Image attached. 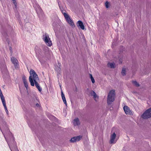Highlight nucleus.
<instances>
[{"instance_id":"obj_1","label":"nucleus","mask_w":151,"mask_h":151,"mask_svg":"<svg viewBox=\"0 0 151 151\" xmlns=\"http://www.w3.org/2000/svg\"><path fill=\"white\" fill-rule=\"evenodd\" d=\"M3 116H0V129L11 151H19L15 145V141L12 134L8 127L6 123L3 119Z\"/></svg>"},{"instance_id":"obj_2","label":"nucleus","mask_w":151,"mask_h":151,"mask_svg":"<svg viewBox=\"0 0 151 151\" xmlns=\"http://www.w3.org/2000/svg\"><path fill=\"white\" fill-rule=\"evenodd\" d=\"M30 75L29 78V81L30 83L31 86H34V82L38 80V78L37 75L36 74L34 70L31 69L30 71Z\"/></svg>"},{"instance_id":"obj_3","label":"nucleus","mask_w":151,"mask_h":151,"mask_svg":"<svg viewBox=\"0 0 151 151\" xmlns=\"http://www.w3.org/2000/svg\"><path fill=\"white\" fill-rule=\"evenodd\" d=\"M115 96V91L113 90L110 91L107 96V103L108 105L111 104L114 101Z\"/></svg>"},{"instance_id":"obj_4","label":"nucleus","mask_w":151,"mask_h":151,"mask_svg":"<svg viewBox=\"0 0 151 151\" xmlns=\"http://www.w3.org/2000/svg\"><path fill=\"white\" fill-rule=\"evenodd\" d=\"M142 117L144 119H147L151 117V108L147 110L142 115Z\"/></svg>"},{"instance_id":"obj_5","label":"nucleus","mask_w":151,"mask_h":151,"mask_svg":"<svg viewBox=\"0 0 151 151\" xmlns=\"http://www.w3.org/2000/svg\"><path fill=\"white\" fill-rule=\"evenodd\" d=\"M43 39L45 43L49 46H50L52 43L48 35L45 34L43 35Z\"/></svg>"},{"instance_id":"obj_6","label":"nucleus","mask_w":151,"mask_h":151,"mask_svg":"<svg viewBox=\"0 0 151 151\" xmlns=\"http://www.w3.org/2000/svg\"><path fill=\"white\" fill-rule=\"evenodd\" d=\"M63 15L69 24L71 25L73 27H75L74 23L72 20L71 19L69 15L66 13H64Z\"/></svg>"},{"instance_id":"obj_7","label":"nucleus","mask_w":151,"mask_h":151,"mask_svg":"<svg viewBox=\"0 0 151 151\" xmlns=\"http://www.w3.org/2000/svg\"><path fill=\"white\" fill-rule=\"evenodd\" d=\"M11 61L13 64L14 66L16 69H18L19 68V66L18 63V61L17 59L14 57L11 58Z\"/></svg>"},{"instance_id":"obj_8","label":"nucleus","mask_w":151,"mask_h":151,"mask_svg":"<svg viewBox=\"0 0 151 151\" xmlns=\"http://www.w3.org/2000/svg\"><path fill=\"white\" fill-rule=\"evenodd\" d=\"M82 137V136H81L74 137L71 138L70 141L71 142H75L80 140Z\"/></svg>"},{"instance_id":"obj_9","label":"nucleus","mask_w":151,"mask_h":151,"mask_svg":"<svg viewBox=\"0 0 151 151\" xmlns=\"http://www.w3.org/2000/svg\"><path fill=\"white\" fill-rule=\"evenodd\" d=\"M123 109L125 114H126L130 115L132 114V112L129 109V108L127 106H125L123 107Z\"/></svg>"},{"instance_id":"obj_10","label":"nucleus","mask_w":151,"mask_h":151,"mask_svg":"<svg viewBox=\"0 0 151 151\" xmlns=\"http://www.w3.org/2000/svg\"><path fill=\"white\" fill-rule=\"evenodd\" d=\"M116 134L114 132L111 135L110 143L111 144L115 143L116 142H115L114 139L116 137Z\"/></svg>"},{"instance_id":"obj_11","label":"nucleus","mask_w":151,"mask_h":151,"mask_svg":"<svg viewBox=\"0 0 151 151\" xmlns=\"http://www.w3.org/2000/svg\"><path fill=\"white\" fill-rule=\"evenodd\" d=\"M77 25L78 26L80 27V28L82 30H84L85 29L84 26L83 24L82 21H78L77 23Z\"/></svg>"},{"instance_id":"obj_12","label":"nucleus","mask_w":151,"mask_h":151,"mask_svg":"<svg viewBox=\"0 0 151 151\" xmlns=\"http://www.w3.org/2000/svg\"><path fill=\"white\" fill-rule=\"evenodd\" d=\"M34 85L35 84L36 87L38 89V91L40 92H41L42 91V88L40 87L39 84L38 83L37 81L34 82Z\"/></svg>"},{"instance_id":"obj_13","label":"nucleus","mask_w":151,"mask_h":151,"mask_svg":"<svg viewBox=\"0 0 151 151\" xmlns=\"http://www.w3.org/2000/svg\"><path fill=\"white\" fill-rule=\"evenodd\" d=\"M73 123L74 126L78 125L80 124V122L78 119L77 118L75 119L73 121Z\"/></svg>"},{"instance_id":"obj_14","label":"nucleus","mask_w":151,"mask_h":151,"mask_svg":"<svg viewBox=\"0 0 151 151\" xmlns=\"http://www.w3.org/2000/svg\"><path fill=\"white\" fill-rule=\"evenodd\" d=\"M61 90V96L62 99L63 100V101L64 103L66 105H67V103L66 101V99L65 96V95L62 91Z\"/></svg>"},{"instance_id":"obj_15","label":"nucleus","mask_w":151,"mask_h":151,"mask_svg":"<svg viewBox=\"0 0 151 151\" xmlns=\"http://www.w3.org/2000/svg\"><path fill=\"white\" fill-rule=\"evenodd\" d=\"M4 106L6 113L7 115H9V111L6 107L5 101L2 102Z\"/></svg>"},{"instance_id":"obj_16","label":"nucleus","mask_w":151,"mask_h":151,"mask_svg":"<svg viewBox=\"0 0 151 151\" xmlns=\"http://www.w3.org/2000/svg\"><path fill=\"white\" fill-rule=\"evenodd\" d=\"M115 63H109L108 64V67L111 68H115Z\"/></svg>"},{"instance_id":"obj_17","label":"nucleus","mask_w":151,"mask_h":151,"mask_svg":"<svg viewBox=\"0 0 151 151\" xmlns=\"http://www.w3.org/2000/svg\"><path fill=\"white\" fill-rule=\"evenodd\" d=\"M91 96H93V98L96 100V98L97 97V95L96 93L93 91H92L91 92Z\"/></svg>"},{"instance_id":"obj_18","label":"nucleus","mask_w":151,"mask_h":151,"mask_svg":"<svg viewBox=\"0 0 151 151\" xmlns=\"http://www.w3.org/2000/svg\"><path fill=\"white\" fill-rule=\"evenodd\" d=\"M35 4H34L33 6L35 8L36 11H37V10H39V11H41V9L40 6L36 4V2H35Z\"/></svg>"},{"instance_id":"obj_19","label":"nucleus","mask_w":151,"mask_h":151,"mask_svg":"<svg viewBox=\"0 0 151 151\" xmlns=\"http://www.w3.org/2000/svg\"><path fill=\"white\" fill-rule=\"evenodd\" d=\"M132 83L137 87H139V84L136 81H132Z\"/></svg>"},{"instance_id":"obj_20","label":"nucleus","mask_w":151,"mask_h":151,"mask_svg":"<svg viewBox=\"0 0 151 151\" xmlns=\"http://www.w3.org/2000/svg\"><path fill=\"white\" fill-rule=\"evenodd\" d=\"M126 70L124 68H123L122 71V75L124 76H125L126 75Z\"/></svg>"},{"instance_id":"obj_21","label":"nucleus","mask_w":151,"mask_h":151,"mask_svg":"<svg viewBox=\"0 0 151 151\" xmlns=\"http://www.w3.org/2000/svg\"><path fill=\"white\" fill-rule=\"evenodd\" d=\"M90 78L91 79L92 82L93 83H95V80H94V78L93 77L92 75L90 74Z\"/></svg>"},{"instance_id":"obj_22","label":"nucleus","mask_w":151,"mask_h":151,"mask_svg":"<svg viewBox=\"0 0 151 151\" xmlns=\"http://www.w3.org/2000/svg\"><path fill=\"white\" fill-rule=\"evenodd\" d=\"M25 87L27 88V89L28 87V83L27 81H24V82H23Z\"/></svg>"},{"instance_id":"obj_23","label":"nucleus","mask_w":151,"mask_h":151,"mask_svg":"<svg viewBox=\"0 0 151 151\" xmlns=\"http://www.w3.org/2000/svg\"><path fill=\"white\" fill-rule=\"evenodd\" d=\"M109 3L108 2H106L105 4V6L106 8H108L109 7Z\"/></svg>"},{"instance_id":"obj_24","label":"nucleus","mask_w":151,"mask_h":151,"mask_svg":"<svg viewBox=\"0 0 151 151\" xmlns=\"http://www.w3.org/2000/svg\"><path fill=\"white\" fill-rule=\"evenodd\" d=\"M119 63H121L122 62V60L121 58L119 59Z\"/></svg>"},{"instance_id":"obj_25","label":"nucleus","mask_w":151,"mask_h":151,"mask_svg":"<svg viewBox=\"0 0 151 151\" xmlns=\"http://www.w3.org/2000/svg\"><path fill=\"white\" fill-rule=\"evenodd\" d=\"M23 78V82H24V81H27L26 79H25V77H23L22 78Z\"/></svg>"},{"instance_id":"obj_26","label":"nucleus","mask_w":151,"mask_h":151,"mask_svg":"<svg viewBox=\"0 0 151 151\" xmlns=\"http://www.w3.org/2000/svg\"><path fill=\"white\" fill-rule=\"evenodd\" d=\"M12 0L13 1V3L14 4L15 6H16L17 3H16V1H15V0Z\"/></svg>"},{"instance_id":"obj_27","label":"nucleus","mask_w":151,"mask_h":151,"mask_svg":"<svg viewBox=\"0 0 151 151\" xmlns=\"http://www.w3.org/2000/svg\"><path fill=\"white\" fill-rule=\"evenodd\" d=\"M36 105L37 107L39 106V105L38 104H36Z\"/></svg>"},{"instance_id":"obj_28","label":"nucleus","mask_w":151,"mask_h":151,"mask_svg":"<svg viewBox=\"0 0 151 151\" xmlns=\"http://www.w3.org/2000/svg\"><path fill=\"white\" fill-rule=\"evenodd\" d=\"M55 23H53V24H52L53 26H54V25H55Z\"/></svg>"},{"instance_id":"obj_29","label":"nucleus","mask_w":151,"mask_h":151,"mask_svg":"<svg viewBox=\"0 0 151 151\" xmlns=\"http://www.w3.org/2000/svg\"><path fill=\"white\" fill-rule=\"evenodd\" d=\"M59 71H60V70H61V69L60 68H59Z\"/></svg>"},{"instance_id":"obj_30","label":"nucleus","mask_w":151,"mask_h":151,"mask_svg":"<svg viewBox=\"0 0 151 151\" xmlns=\"http://www.w3.org/2000/svg\"><path fill=\"white\" fill-rule=\"evenodd\" d=\"M11 47H10V50H11Z\"/></svg>"},{"instance_id":"obj_31","label":"nucleus","mask_w":151,"mask_h":151,"mask_svg":"<svg viewBox=\"0 0 151 151\" xmlns=\"http://www.w3.org/2000/svg\"><path fill=\"white\" fill-rule=\"evenodd\" d=\"M35 52H36V53H37V52L36 50H35Z\"/></svg>"}]
</instances>
